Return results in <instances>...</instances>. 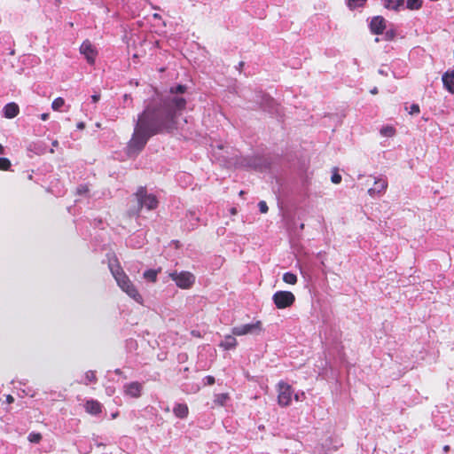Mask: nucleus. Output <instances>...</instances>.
<instances>
[{"label":"nucleus","instance_id":"nucleus-37","mask_svg":"<svg viewBox=\"0 0 454 454\" xmlns=\"http://www.w3.org/2000/svg\"><path fill=\"white\" fill-rule=\"evenodd\" d=\"M6 402H7L8 403H12L14 402V398H13L11 395H8L6 396Z\"/></svg>","mask_w":454,"mask_h":454},{"label":"nucleus","instance_id":"nucleus-10","mask_svg":"<svg viewBox=\"0 0 454 454\" xmlns=\"http://www.w3.org/2000/svg\"><path fill=\"white\" fill-rule=\"evenodd\" d=\"M170 277L176 284H194L195 282V276L189 271H183L179 274L174 272L170 274Z\"/></svg>","mask_w":454,"mask_h":454},{"label":"nucleus","instance_id":"nucleus-44","mask_svg":"<svg viewBox=\"0 0 454 454\" xmlns=\"http://www.w3.org/2000/svg\"><path fill=\"white\" fill-rule=\"evenodd\" d=\"M243 66H244V62H242V61H241V62H239V68L240 70H241V68L243 67Z\"/></svg>","mask_w":454,"mask_h":454},{"label":"nucleus","instance_id":"nucleus-12","mask_svg":"<svg viewBox=\"0 0 454 454\" xmlns=\"http://www.w3.org/2000/svg\"><path fill=\"white\" fill-rule=\"evenodd\" d=\"M387 188V182L384 179H377L374 182V186L368 190V193L371 196H374L375 194H380L386 191Z\"/></svg>","mask_w":454,"mask_h":454},{"label":"nucleus","instance_id":"nucleus-33","mask_svg":"<svg viewBox=\"0 0 454 454\" xmlns=\"http://www.w3.org/2000/svg\"><path fill=\"white\" fill-rule=\"evenodd\" d=\"M226 399H227V395L221 394L217 396L216 402L219 403L221 405H223L224 403V402L226 401Z\"/></svg>","mask_w":454,"mask_h":454},{"label":"nucleus","instance_id":"nucleus-14","mask_svg":"<svg viewBox=\"0 0 454 454\" xmlns=\"http://www.w3.org/2000/svg\"><path fill=\"white\" fill-rule=\"evenodd\" d=\"M442 82L444 87L452 94H454V70L451 72H446L442 75Z\"/></svg>","mask_w":454,"mask_h":454},{"label":"nucleus","instance_id":"nucleus-42","mask_svg":"<svg viewBox=\"0 0 454 454\" xmlns=\"http://www.w3.org/2000/svg\"><path fill=\"white\" fill-rule=\"evenodd\" d=\"M114 373H115V374H117V375H121V374H122V372H121V369H116V370L114 371Z\"/></svg>","mask_w":454,"mask_h":454},{"label":"nucleus","instance_id":"nucleus-40","mask_svg":"<svg viewBox=\"0 0 454 454\" xmlns=\"http://www.w3.org/2000/svg\"><path fill=\"white\" fill-rule=\"evenodd\" d=\"M5 153V149L4 147L0 144V154L1 155H4Z\"/></svg>","mask_w":454,"mask_h":454},{"label":"nucleus","instance_id":"nucleus-19","mask_svg":"<svg viewBox=\"0 0 454 454\" xmlns=\"http://www.w3.org/2000/svg\"><path fill=\"white\" fill-rule=\"evenodd\" d=\"M367 0H345V3L348 8L350 11H354L358 7H364L366 4Z\"/></svg>","mask_w":454,"mask_h":454},{"label":"nucleus","instance_id":"nucleus-38","mask_svg":"<svg viewBox=\"0 0 454 454\" xmlns=\"http://www.w3.org/2000/svg\"><path fill=\"white\" fill-rule=\"evenodd\" d=\"M40 117H41L42 121H46L49 118V114H47V113L42 114Z\"/></svg>","mask_w":454,"mask_h":454},{"label":"nucleus","instance_id":"nucleus-45","mask_svg":"<svg viewBox=\"0 0 454 454\" xmlns=\"http://www.w3.org/2000/svg\"><path fill=\"white\" fill-rule=\"evenodd\" d=\"M180 286V287H182V288H187V287H189L190 286L184 285V286Z\"/></svg>","mask_w":454,"mask_h":454},{"label":"nucleus","instance_id":"nucleus-21","mask_svg":"<svg viewBox=\"0 0 454 454\" xmlns=\"http://www.w3.org/2000/svg\"><path fill=\"white\" fill-rule=\"evenodd\" d=\"M158 271L155 270H148L145 271L144 278L148 282H155L157 280Z\"/></svg>","mask_w":454,"mask_h":454},{"label":"nucleus","instance_id":"nucleus-30","mask_svg":"<svg viewBox=\"0 0 454 454\" xmlns=\"http://www.w3.org/2000/svg\"><path fill=\"white\" fill-rule=\"evenodd\" d=\"M420 111L419 109V106L418 104H412L410 107V111H409V114H419Z\"/></svg>","mask_w":454,"mask_h":454},{"label":"nucleus","instance_id":"nucleus-6","mask_svg":"<svg viewBox=\"0 0 454 454\" xmlns=\"http://www.w3.org/2000/svg\"><path fill=\"white\" fill-rule=\"evenodd\" d=\"M387 20L381 16H373L369 22V29L371 34L375 35H380L384 34L387 29Z\"/></svg>","mask_w":454,"mask_h":454},{"label":"nucleus","instance_id":"nucleus-7","mask_svg":"<svg viewBox=\"0 0 454 454\" xmlns=\"http://www.w3.org/2000/svg\"><path fill=\"white\" fill-rule=\"evenodd\" d=\"M109 268L117 284H126L128 277L121 269L117 258L109 261Z\"/></svg>","mask_w":454,"mask_h":454},{"label":"nucleus","instance_id":"nucleus-29","mask_svg":"<svg viewBox=\"0 0 454 454\" xmlns=\"http://www.w3.org/2000/svg\"><path fill=\"white\" fill-rule=\"evenodd\" d=\"M259 210L262 214H266L269 210L267 203L264 200H262L258 203Z\"/></svg>","mask_w":454,"mask_h":454},{"label":"nucleus","instance_id":"nucleus-27","mask_svg":"<svg viewBox=\"0 0 454 454\" xmlns=\"http://www.w3.org/2000/svg\"><path fill=\"white\" fill-rule=\"evenodd\" d=\"M383 35H384V40L392 41L395 39V37L396 35V32L395 29L390 28V29L387 30Z\"/></svg>","mask_w":454,"mask_h":454},{"label":"nucleus","instance_id":"nucleus-28","mask_svg":"<svg viewBox=\"0 0 454 454\" xmlns=\"http://www.w3.org/2000/svg\"><path fill=\"white\" fill-rule=\"evenodd\" d=\"M42 439V435L39 433H31L28 435V440L31 442L38 443Z\"/></svg>","mask_w":454,"mask_h":454},{"label":"nucleus","instance_id":"nucleus-8","mask_svg":"<svg viewBox=\"0 0 454 454\" xmlns=\"http://www.w3.org/2000/svg\"><path fill=\"white\" fill-rule=\"evenodd\" d=\"M80 52L84 55L89 64L92 65L95 63L97 50L89 40H85L81 47Z\"/></svg>","mask_w":454,"mask_h":454},{"label":"nucleus","instance_id":"nucleus-23","mask_svg":"<svg viewBox=\"0 0 454 454\" xmlns=\"http://www.w3.org/2000/svg\"><path fill=\"white\" fill-rule=\"evenodd\" d=\"M380 134L384 137H393L395 134V129L393 126H385L380 129Z\"/></svg>","mask_w":454,"mask_h":454},{"label":"nucleus","instance_id":"nucleus-18","mask_svg":"<svg viewBox=\"0 0 454 454\" xmlns=\"http://www.w3.org/2000/svg\"><path fill=\"white\" fill-rule=\"evenodd\" d=\"M174 414L180 419H184L188 415V406L184 403H177L173 409Z\"/></svg>","mask_w":454,"mask_h":454},{"label":"nucleus","instance_id":"nucleus-1","mask_svg":"<svg viewBox=\"0 0 454 454\" xmlns=\"http://www.w3.org/2000/svg\"><path fill=\"white\" fill-rule=\"evenodd\" d=\"M187 87L183 84L170 87L166 94L156 93L138 115L133 135L128 144L130 152H140L150 137L176 129L177 117L186 108L183 97Z\"/></svg>","mask_w":454,"mask_h":454},{"label":"nucleus","instance_id":"nucleus-11","mask_svg":"<svg viewBox=\"0 0 454 454\" xmlns=\"http://www.w3.org/2000/svg\"><path fill=\"white\" fill-rule=\"evenodd\" d=\"M121 290L139 304L143 303V296L137 286H119Z\"/></svg>","mask_w":454,"mask_h":454},{"label":"nucleus","instance_id":"nucleus-41","mask_svg":"<svg viewBox=\"0 0 454 454\" xmlns=\"http://www.w3.org/2000/svg\"><path fill=\"white\" fill-rule=\"evenodd\" d=\"M51 145H52L53 147H58L59 146V141L58 140H53Z\"/></svg>","mask_w":454,"mask_h":454},{"label":"nucleus","instance_id":"nucleus-4","mask_svg":"<svg viewBox=\"0 0 454 454\" xmlns=\"http://www.w3.org/2000/svg\"><path fill=\"white\" fill-rule=\"evenodd\" d=\"M294 391L292 387L283 381L278 384V402L280 406H288L291 403Z\"/></svg>","mask_w":454,"mask_h":454},{"label":"nucleus","instance_id":"nucleus-46","mask_svg":"<svg viewBox=\"0 0 454 454\" xmlns=\"http://www.w3.org/2000/svg\"><path fill=\"white\" fill-rule=\"evenodd\" d=\"M106 391H107V394H108V395H111V394H112V392H113V391H112V390H110L109 388H107V389H106Z\"/></svg>","mask_w":454,"mask_h":454},{"label":"nucleus","instance_id":"nucleus-22","mask_svg":"<svg viewBox=\"0 0 454 454\" xmlns=\"http://www.w3.org/2000/svg\"><path fill=\"white\" fill-rule=\"evenodd\" d=\"M97 382V376L95 371H88L85 373V380L83 383L85 385H88L89 383H96Z\"/></svg>","mask_w":454,"mask_h":454},{"label":"nucleus","instance_id":"nucleus-39","mask_svg":"<svg viewBox=\"0 0 454 454\" xmlns=\"http://www.w3.org/2000/svg\"><path fill=\"white\" fill-rule=\"evenodd\" d=\"M76 127L79 129H83L85 128V124H84V122L81 121V122L77 123Z\"/></svg>","mask_w":454,"mask_h":454},{"label":"nucleus","instance_id":"nucleus-16","mask_svg":"<svg viewBox=\"0 0 454 454\" xmlns=\"http://www.w3.org/2000/svg\"><path fill=\"white\" fill-rule=\"evenodd\" d=\"M238 342L235 337L232 335H226L224 339L220 342L219 346L224 350H230L236 348Z\"/></svg>","mask_w":454,"mask_h":454},{"label":"nucleus","instance_id":"nucleus-17","mask_svg":"<svg viewBox=\"0 0 454 454\" xmlns=\"http://www.w3.org/2000/svg\"><path fill=\"white\" fill-rule=\"evenodd\" d=\"M403 4L404 0H383V6L394 12H398Z\"/></svg>","mask_w":454,"mask_h":454},{"label":"nucleus","instance_id":"nucleus-5","mask_svg":"<svg viewBox=\"0 0 454 454\" xmlns=\"http://www.w3.org/2000/svg\"><path fill=\"white\" fill-rule=\"evenodd\" d=\"M294 300V294L289 291H278L273 295V301L278 309H285L291 306Z\"/></svg>","mask_w":454,"mask_h":454},{"label":"nucleus","instance_id":"nucleus-26","mask_svg":"<svg viewBox=\"0 0 454 454\" xmlns=\"http://www.w3.org/2000/svg\"><path fill=\"white\" fill-rule=\"evenodd\" d=\"M283 280L286 284H295L297 281V277L293 273L287 272L284 274Z\"/></svg>","mask_w":454,"mask_h":454},{"label":"nucleus","instance_id":"nucleus-31","mask_svg":"<svg viewBox=\"0 0 454 454\" xmlns=\"http://www.w3.org/2000/svg\"><path fill=\"white\" fill-rule=\"evenodd\" d=\"M331 181L336 184H340L341 182V176L339 173L335 172L332 175Z\"/></svg>","mask_w":454,"mask_h":454},{"label":"nucleus","instance_id":"nucleus-20","mask_svg":"<svg viewBox=\"0 0 454 454\" xmlns=\"http://www.w3.org/2000/svg\"><path fill=\"white\" fill-rule=\"evenodd\" d=\"M423 0H407L406 8L411 11H417L422 7Z\"/></svg>","mask_w":454,"mask_h":454},{"label":"nucleus","instance_id":"nucleus-24","mask_svg":"<svg viewBox=\"0 0 454 454\" xmlns=\"http://www.w3.org/2000/svg\"><path fill=\"white\" fill-rule=\"evenodd\" d=\"M65 105V99L61 97L55 98L51 103V108L54 111H59Z\"/></svg>","mask_w":454,"mask_h":454},{"label":"nucleus","instance_id":"nucleus-43","mask_svg":"<svg viewBox=\"0 0 454 454\" xmlns=\"http://www.w3.org/2000/svg\"><path fill=\"white\" fill-rule=\"evenodd\" d=\"M371 93H372V94H377V93H378V89H377V88H373V89L371 90Z\"/></svg>","mask_w":454,"mask_h":454},{"label":"nucleus","instance_id":"nucleus-25","mask_svg":"<svg viewBox=\"0 0 454 454\" xmlns=\"http://www.w3.org/2000/svg\"><path fill=\"white\" fill-rule=\"evenodd\" d=\"M12 163L11 160L7 158L2 157L0 158V170L7 171L11 168Z\"/></svg>","mask_w":454,"mask_h":454},{"label":"nucleus","instance_id":"nucleus-3","mask_svg":"<svg viewBox=\"0 0 454 454\" xmlns=\"http://www.w3.org/2000/svg\"><path fill=\"white\" fill-rule=\"evenodd\" d=\"M262 331V324L259 320L249 324L237 325L231 329V333L235 336H243L248 334L259 335Z\"/></svg>","mask_w":454,"mask_h":454},{"label":"nucleus","instance_id":"nucleus-35","mask_svg":"<svg viewBox=\"0 0 454 454\" xmlns=\"http://www.w3.org/2000/svg\"><path fill=\"white\" fill-rule=\"evenodd\" d=\"M100 98V95L99 94H94L91 96V99H92V102L93 103H97Z\"/></svg>","mask_w":454,"mask_h":454},{"label":"nucleus","instance_id":"nucleus-15","mask_svg":"<svg viewBox=\"0 0 454 454\" xmlns=\"http://www.w3.org/2000/svg\"><path fill=\"white\" fill-rule=\"evenodd\" d=\"M85 410L88 413L98 415L101 412V404L96 400H89L85 403Z\"/></svg>","mask_w":454,"mask_h":454},{"label":"nucleus","instance_id":"nucleus-47","mask_svg":"<svg viewBox=\"0 0 454 454\" xmlns=\"http://www.w3.org/2000/svg\"><path fill=\"white\" fill-rule=\"evenodd\" d=\"M244 193H245V192H244L243 191H241V192H239V195H240V196H242Z\"/></svg>","mask_w":454,"mask_h":454},{"label":"nucleus","instance_id":"nucleus-13","mask_svg":"<svg viewBox=\"0 0 454 454\" xmlns=\"http://www.w3.org/2000/svg\"><path fill=\"white\" fill-rule=\"evenodd\" d=\"M20 113L19 106L16 103H8L4 107V115L5 118L12 119L16 117Z\"/></svg>","mask_w":454,"mask_h":454},{"label":"nucleus","instance_id":"nucleus-48","mask_svg":"<svg viewBox=\"0 0 454 454\" xmlns=\"http://www.w3.org/2000/svg\"><path fill=\"white\" fill-rule=\"evenodd\" d=\"M50 153H54V150H53V149H51Z\"/></svg>","mask_w":454,"mask_h":454},{"label":"nucleus","instance_id":"nucleus-32","mask_svg":"<svg viewBox=\"0 0 454 454\" xmlns=\"http://www.w3.org/2000/svg\"><path fill=\"white\" fill-rule=\"evenodd\" d=\"M89 192V188L87 185H80L78 188H77V193L78 194H85Z\"/></svg>","mask_w":454,"mask_h":454},{"label":"nucleus","instance_id":"nucleus-9","mask_svg":"<svg viewBox=\"0 0 454 454\" xmlns=\"http://www.w3.org/2000/svg\"><path fill=\"white\" fill-rule=\"evenodd\" d=\"M143 385L138 381H132L123 385V393L125 395L138 398L142 395Z\"/></svg>","mask_w":454,"mask_h":454},{"label":"nucleus","instance_id":"nucleus-2","mask_svg":"<svg viewBox=\"0 0 454 454\" xmlns=\"http://www.w3.org/2000/svg\"><path fill=\"white\" fill-rule=\"evenodd\" d=\"M134 196L137 202V207L135 212L137 215H139L143 207H146L148 210H153L158 207L159 201L156 196L153 194H148L145 187H139Z\"/></svg>","mask_w":454,"mask_h":454},{"label":"nucleus","instance_id":"nucleus-34","mask_svg":"<svg viewBox=\"0 0 454 454\" xmlns=\"http://www.w3.org/2000/svg\"><path fill=\"white\" fill-rule=\"evenodd\" d=\"M294 397L296 401H302L305 397V394L304 392L296 393L294 394Z\"/></svg>","mask_w":454,"mask_h":454},{"label":"nucleus","instance_id":"nucleus-36","mask_svg":"<svg viewBox=\"0 0 454 454\" xmlns=\"http://www.w3.org/2000/svg\"><path fill=\"white\" fill-rule=\"evenodd\" d=\"M206 379H207V384L212 385V384H214V383H215V378H214V377H212V376H207V378H206Z\"/></svg>","mask_w":454,"mask_h":454}]
</instances>
